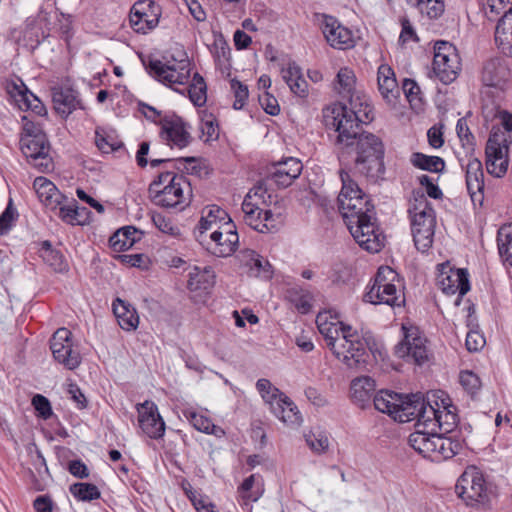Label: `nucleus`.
I'll list each match as a JSON object with an SVG mask.
<instances>
[{
    "label": "nucleus",
    "instance_id": "4d7b16f0",
    "mask_svg": "<svg viewBox=\"0 0 512 512\" xmlns=\"http://www.w3.org/2000/svg\"><path fill=\"white\" fill-rule=\"evenodd\" d=\"M460 383L465 391L472 397L475 396L481 389L482 383L477 374L472 371L466 370L460 373Z\"/></svg>",
    "mask_w": 512,
    "mask_h": 512
},
{
    "label": "nucleus",
    "instance_id": "0eeeda50",
    "mask_svg": "<svg viewBox=\"0 0 512 512\" xmlns=\"http://www.w3.org/2000/svg\"><path fill=\"white\" fill-rule=\"evenodd\" d=\"M409 445L424 458L433 462H442L459 453V441L445 437L442 433L417 429L408 438Z\"/></svg>",
    "mask_w": 512,
    "mask_h": 512
},
{
    "label": "nucleus",
    "instance_id": "603ef678",
    "mask_svg": "<svg viewBox=\"0 0 512 512\" xmlns=\"http://www.w3.org/2000/svg\"><path fill=\"white\" fill-rule=\"evenodd\" d=\"M195 271L196 273L189 274L188 286L191 290L207 289L214 284L215 275L211 268L206 267L203 271H198V268H195Z\"/></svg>",
    "mask_w": 512,
    "mask_h": 512
},
{
    "label": "nucleus",
    "instance_id": "72a5a7b5",
    "mask_svg": "<svg viewBox=\"0 0 512 512\" xmlns=\"http://www.w3.org/2000/svg\"><path fill=\"white\" fill-rule=\"evenodd\" d=\"M143 237V232L133 226H125L118 229L110 238L109 245L115 252L130 249Z\"/></svg>",
    "mask_w": 512,
    "mask_h": 512
},
{
    "label": "nucleus",
    "instance_id": "0e129e2a",
    "mask_svg": "<svg viewBox=\"0 0 512 512\" xmlns=\"http://www.w3.org/2000/svg\"><path fill=\"white\" fill-rule=\"evenodd\" d=\"M32 405L37 411L38 416L44 420L49 419L53 414L50 401L41 394H36L32 398Z\"/></svg>",
    "mask_w": 512,
    "mask_h": 512
},
{
    "label": "nucleus",
    "instance_id": "7ed1b4c3",
    "mask_svg": "<svg viewBox=\"0 0 512 512\" xmlns=\"http://www.w3.org/2000/svg\"><path fill=\"white\" fill-rule=\"evenodd\" d=\"M329 312H321L316 317L320 334L333 355L345 366L358 369L366 364L367 342L357 329L339 320L332 321Z\"/></svg>",
    "mask_w": 512,
    "mask_h": 512
},
{
    "label": "nucleus",
    "instance_id": "6e6552de",
    "mask_svg": "<svg viewBox=\"0 0 512 512\" xmlns=\"http://www.w3.org/2000/svg\"><path fill=\"white\" fill-rule=\"evenodd\" d=\"M364 300L374 305L385 304L391 307L403 305L405 297L397 272L389 266H381L373 284L365 293Z\"/></svg>",
    "mask_w": 512,
    "mask_h": 512
},
{
    "label": "nucleus",
    "instance_id": "de8ad7c7",
    "mask_svg": "<svg viewBox=\"0 0 512 512\" xmlns=\"http://www.w3.org/2000/svg\"><path fill=\"white\" fill-rule=\"evenodd\" d=\"M410 161L416 168L434 173L443 171L445 167V162L441 157L428 156L420 152L413 153Z\"/></svg>",
    "mask_w": 512,
    "mask_h": 512
},
{
    "label": "nucleus",
    "instance_id": "412c9836",
    "mask_svg": "<svg viewBox=\"0 0 512 512\" xmlns=\"http://www.w3.org/2000/svg\"><path fill=\"white\" fill-rule=\"evenodd\" d=\"M467 163L462 165L465 169V180L468 193L474 204L482 205L484 200V172L481 161L473 156V153L467 154Z\"/></svg>",
    "mask_w": 512,
    "mask_h": 512
},
{
    "label": "nucleus",
    "instance_id": "ddd939ff",
    "mask_svg": "<svg viewBox=\"0 0 512 512\" xmlns=\"http://www.w3.org/2000/svg\"><path fill=\"white\" fill-rule=\"evenodd\" d=\"M461 70V59L456 47L447 41H437L434 45L433 72L443 83L456 80Z\"/></svg>",
    "mask_w": 512,
    "mask_h": 512
},
{
    "label": "nucleus",
    "instance_id": "c03bdc74",
    "mask_svg": "<svg viewBox=\"0 0 512 512\" xmlns=\"http://www.w3.org/2000/svg\"><path fill=\"white\" fill-rule=\"evenodd\" d=\"M484 16L491 22L512 10V0H480Z\"/></svg>",
    "mask_w": 512,
    "mask_h": 512
},
{
    "label": "nucleus",
    "instance_id": "69168bd1",
    "mask_svg": "<svg viewBox=\"0 0 512 512\" xmlns=\"http://www.w3.org/2000/svg\"><path fill=\"white\" fill-rule=\"evenodd\" d=\"M486 341L484 336L476 329H471L466 335V347L470 352L481 350Z\"/></svg>",
    "mask_w": 512,
    "mask_h": 512
},
{
    "label": "nucleus",
    "instance_id": "e2e57ef3",
    "mask_svg": "<svg viewBox=\"0 0 512 512\" xmlns=\"http://www.w3.org/2000/svg\"><path fill=\"white\" fill-rule=\"evenodd\" d=\"M41 257L55 271L62 272L67 267V264L64 261L63 255L57 250H54V249L43 250Z\"/></svg>",
    "mask_w": 512,
    "mask_h": 512
},
{
    "label": "nucleus",
    "instance_id": "20e7f679",
    "mask_svg": "<svg viewBox=\"0 0 512 512\" xmlns=\"http://www.w3.org/2000/svg\"><path fill=\"white\" fill-rule=\"evenodd\" d=\"M356 77L354 72L347 68H341L336 76L335 90L347 103L335 104L324 111V118L327 126L333 125L337 120H348V116L355 117L358 111L366 112L367 109L373 113V107L365 95L356 90Z\"/></svg>",
    "mask_w": 512,
    "mask_h": 512
},
{
    "label": "nucleus",
    "instance_id": "9b49d317",
    "mask_svg": "<svg viewBox=\"0 0 512 512\" xmlns=\"http://www.w3.org/2000/svg\"><path fill=\"white\" fill-rule=\"evenodd\" d=\"M511 136L502 132L499 127H493L487 140L486 168L489 174L501 178L508 170V152Z\"/></svg>",
    "mask_w": 512,
    "mask_h": 512
},
{
    "label": "nucleus",
    "instance_id": "aec40b11",
    "mask_svg": "<svg viewBox=\"0 0 512 512\" xmlns=\"http://www.w3.org/2000/svg\"><path fill=\"white\" fill-rule=\"evenodd\" d=\"M437 284L446 294L458 292L456 305H459L461 297L470 290L468 273L465 269H453L444 265H442V271L437 277Z\"/></svg>",
    "mask_w": 512,
    "mask_h": 512
},
{
    "label": "nucleus",
    "instance_id": "cd10ccee",
    "mask_svg": "<svg viewBox=\"0 0 512 512\" xmlns=\"http://www.w3.org/2000/svg\"><path fill=\"white\" fill-rule=\"evenodd\" d=\"M33 187L41 203L52 211L56 210L65 198L55 184L45 177H36Z\"/></svg>",
    "mask_w": 512,
    "mask_h": 512
},
{
    "label": "nucleus",
    "instance_id": "37998d69",
    "mask_svg": "<svg viewBox=\"0 0 512 512\" xmlns=\"http://www.w3.org/2000/svg\"><path fill=\"white\" fill-rule=\"evenodd\" d=\"M373 402L378 411L389 414L395 420L400 394L382 390L374 396Z\"/></svg>",
    "mask_w": 512,
    "mask_h": 512
},
{
    "label": "nucleus",
    "instance_id": "052dcab7",
    "mask_svg": "<svg viewBox=\"0 0 512 512\" xmlns=\"http://www.w3.org/2000/svg\"><path fill=\"white\" fill-rule=\"evenodd\" d=\"M95 143L100 151L103 153H110L121 147V142L118 141L114 136L109 134H102L96 131Z\"/></svg>",
    "mask_w": 512,
    "mask_h": 512
},
{
    "label": "nucleus",
    "instance_id": "6e6d98bb",
    "mask_svg": "<svg viewBox=\"0 0 512 512\" xmlns=\"http://www.w3.org/2000/svg\"><path fill=\"white\" fill-rule=\"evenodd\" d=\"M456 132H457V136L462 144V147L466 151V154L473 153L474 147H475V137L471 133L465 118H460L457 121Z\"/></svg>",
    "mask_w": 512,
    "mask_h": 512
},
{
    "label": "nucleus",
    "instance_id": "ea45409f",
    "mask_svg": "<svg viewBox=\"0 0 512 512\" xmlns=\"http://www.w3.org/2000/svg\"><path fill=\"white\" fill-rule=\"evenodd\" d=\"M350 390L352 400L363 407L374 393L375 382L370 377L362 376L351 382Z\"/></svg>",
    "mask_w": 512,
    "mask_h": 512
},
{
    "label": "nucleus",
    "instance_id": "bf43d9fd",
    "mask_svg": "<svg viewBox=\"0 0 512 512\" xmlns=\"http://www.w3.org/2000/svg\"><path fill=\"white\" fill-rule=\"evenodd\" d=\"M444 8L443 0H424L418 10L429 19H437L443 14Z\"/></svg>",
    "mask_w": 512,
    "mask_h": 512
},
{
    "label": "nucleus",
    "instance_id": "79ce46f5",
    "mask_svg": "<svg viewBox=\"0 0 512 512\" xmlns=\"http://www.w3.org/2000/svg\"><path fill=\"white\" fill-rule=\"evenodd\" d=\"M184 416L188 419L190 424L200 432L212 434L218 438H221L225 435V432L221 427L213 424L208 417L202 414L192 410H186L184 411Z\"/></svg>",
    "mask_w": 512,
    "mask_h": 512
},
{
    "label": "nucleus",
    "instance_id": "774afa93",
    "mask_svg": "<svg viewBox=\"0 0 512 512\" xmlns=\"http://www.w3.org/2000/svg\"><path fill=\"white\" fill-rule=\"evenodd\" d=\"M201 131L207 136V140L217 139L219 136V128L212 115H209L202 120Z\"/></svg>",
    "mask_w": 512,
    "mask_h": 512
},
{
    "label": "nucleus",
    "instance_id": "5701e85b",
    "mask_svg": "<svg viewBox=\"0 0 512 512\" xmlns=\"http://www.w3.org/2000/svg\"><path fill=\"white\" fill-rule=\"evenodd\" d=\"M302 163L293 157L274 164L267 176V181L279 188L290 186L299 177L302 171Z\"/></svg>",
    "mask_w": 512,
    "mask_h": 512
},
{
    "label": "nucleus",
    "instance_id": "dca6fc26",
    "mask_svg": "<svg viewBox=\"0 0 512 512\" xmlns=\"http://www.w3.org/2000/svg\"><path fill=\"white\" fill-rule=\"evenodd\" d=\"M207 249L217 257L231 256L239 244V236L233 221L224 222L211 231Z\"/></svg>",
    "mask_w": 512,
    "mask_h": 512
},
{
    "label": "nucleus",
    "instance_id": "4468645a",
    "mask_svg": "<svg viewBox=\"0 0 512 512\" xmlns=\"http://www.w3.org/2000/svg\"><path fill=\"white\" fill-rule=\"evenodd\" d=\"M190 125L176 114L164 115L160 119L159 137L171 148L183 149L191 141Z\"/></svg>",
    "mask_w": 512,
    "mask_h": 512
},
{
    "label": "nucleus",
    "instance_id": "a211bd4d",
    "mask_svg": "<svg viewBox=\"0 0 512 512\" xmlns=\"http://www.w3.org/2000/svg\"><path fill=\"white\" fill-rule=\"evenodd\" d=\"M160 8L151 0H139L130 10L129 22L137 33H147L154 29L159 22Z\"/></svg>",
    "mask_w": 512,
    "mask_h": 512
},
{
    "label": "nucleus",
    "instance_id": "864d4df0",
    "mask_svg": "<svg viewBox=\"0 0 512 512\" xmlns=\"http://www.w3.org/2000/svg\"><path fill=\"white\" fill-rule=\"evenodd\" d=\"M482 115L486 121L494 119L496 116H499L501 120V125L504 128L503 132L508 133L510 135V132L512 131V114L504 111L499 110L498 107L493 106L489 107L488 105L482 106Z\"/></svg>",
    "mask_w": 512,
    "mask_h": 512
},
{
    "label": "nucleus",
    "instance_id": "c756f323",
    "mask_svg": "<svg viewBox=\"0 0 512 512\" xmlns=\"http://www.w3.org/2000/svg\"><path fill=\"white\" fill-rule=\"evenodd\" d=\"M232 221L230 216L225 210L217 205L207 206L202 211V217L199 221L197 229L199 234L197 236L199 241H205V234L212 231L224 222Z\"/></svg>",
    "mask_w": 512,
    "mask_h": 512
},
{
    "label": "nucleus",
    "instance_id": "39448f33",
    "mask_svg": "<svg viewBox=\"0 0 512 512\" xmlns=\"http://www.w3.org/2000/svg\"><path fill=\"white\" fill-rule=\"evenodd\" d=\"M190 193L187 179L168 170L161 172L149 186V194L154 204L165 208L186 204Z\"/></svg>",
    "mask_w": 512,
    "mask_h": 512
},
{
    "label": "nucleus",
    "instance_id": "13d9d810",
    "mask_svg": "<svg viewBox=\"0 0 512 512\" xmlns=\"http://www.w3.org/2000/svg\"><path fill=\"white\" fill-rule=\"evenodd\" d=\"M256 388L265 402L269 404V407L271 406V402L279 399L280 395H284L276 387H274L268 379H259L256 383Z\"/></svg>",
    "mask_w": 512,
    "mask_h": 512
},
{
    "label": "nucleus",
    "instance_id": "8fccbe9b",
    "mask_svg": "<svg viewBox=\"0 0 512 512\" xmlns=\"http://www.w3.org/2000/svg\"><path fill=\"white\" fill-rule=\"evenodd\" d=\"M70 493L80 501H92L100 498L98 487L92 483L78 482L69 488Z\"/></svg>",
    "mask_w": 512,
    "mask_h": 512
},
{
    "label": "nucleus",
    "instance_id": "2eb2a0df",
    "mask_svg": "<svg viewBox=\"0 0 512 512\" xmlns=\"http://www.w3.org/2000/svg\"><path fill=\"white\" fill-rule=\"evenodd\" d=\"M21 151L28 162L41 172L52 168V159L49 156V144L45 134L38 136H22L20 139Z\"/></svg>",
    "mask_w": 512,
    "mask_h": 512
},
{
    "label": "nucleus",
    "instance_id": "3c124183",
    "mask_svg": "<svg viewBox=\"0 0 512 512\" xmlns=\"http://www.w3.org/2000/svg\"><path fill=\"white\" fill-rule=\"evenodd\" d=\"M305 441L309 448L317 454L325 453L330 446L328 434L321 430L310 431L305 434Z\"/></svg>",
    "mask_w": 512,
    "mask_h": 512
},
{
    "label": "nucleus",
    "instance_id": "f3484780",
    "mask_svg": "<svg viewBox=\"0 0 512 512\" xmlns=\"http://www.w3.org/2000/svg\"><path fill=\"white\" fill-rule=\"evenodd\" d=\"M50 349L54 359L73 370L81 363L80 353L73 348L71 332L66 328H59L50 340Z\"/></svg>",
    "mask_w": 512,
    "mask_h": 512
},
{
    "label": "nucleus",
    "instance_id": "4c0bfd02",
    "mask_svg": "<svg viewBox=\"0 0 512 512\" xmlns=\"http://www.w3.org/2000/svg\"><path fill=\"white\" fill-rule=\"evenodd\" d=\"M378 87L381 95L387 102H392L396 99L399 89L394 72L388 65H381L378 68Z\"/></svg>",
    "mask_w": 512,
    "mask_h": 512
},
{
    "label": "nucleus",
    "instance_id": "f704fd0d",
    "mask_svg": "<svg viewBox=\"0 0 512 512\" xmlns=\"http://www.w3.org/2000/svg\"><path fill=\"white\" fill-rule=\"evenodd\" d=\"M436 394H428L427 400L424 401L419 415H417V427H423L422 430H435L436 419L440 408V403L436 400Z\"/></svg>",
    "mask_w": 512,
    "mask_h": 512
},
{
    "label": "nucleus",
    "instance_id": "7c9ffc66",
    "mask_svg": "<svg viewBox=\"0 0 512 512\" xmlns=\"http://www.w3.org/2000/svg\"><path fill=\"white\" fill-rule=\"evenodd\" d=\"M495 43L504 55L512 57V10L498 19L495 27Z\"/></svg>",
    "mask_w": 512,
    "mask_h": 512
},
{
    "label": "nucleus",
    "instance_id": "1a4fd4ad",
    "mask_svg": "<svg viewBox=\"0 0 512 512\" xmlns=\"http://www.w3.org/2000/svg\"><path fill=\"white\" fill-rule=\"evenodd\" d=\"M455 492L468 506L486 504L490 500L491 489L484 474L476 466H468L455 485Z\"/></svg>",
    "mask_w": 512,
    "mask_h": 512
},
{
    "label": "nucleus",
    "instance_id": "e433bc0d",
    "mask_svg": "<svg viewBox=\"0 0 512 512\" xmlns=\"http://www.w3.org/2000/svg\"><path fill=\"white\" fill-rule=\"evenodd\" d=\"M284 81L291 92L299 97H305L308 93V83L304 79L301 69L294 62L288 64L287 68L281 70Z\"/></svg>",
    "mask_w": 512,
    "mask_h": 512
},
{
    "label": "nucleus",
    "instance_id": "09e8293b",
    "mask_svg": "<svg viewBox=\"0 0 512 512\" xmlns=\"http://www.w3.org/2000/svg\"><path fill=\"white\" fill-rule=\"evenodd\" d=\"M188 95L191 102L198 107L203 106L207 101V86L204 78L195 73L192 77L191 84L189 85Z\"/></svg>",
    "mask_w": 512,
    "mask_h": 512
},
{
    "label": "nucleus",
    "instance_id": "4be33fe9",
    "mask_svg": "<svg viewBox=\"0 0 512 512\" xmlns=\"http://www.w3.org/2000/svg\"><path fill=\"white\" fill-rule=\"evenodd\" d=\"M321 29L331 47L344 50L353 46L352 32L336 18L322 15Z\"/></svg>",
    "mask_w": 512,
    "mask_h": 512
},
{
    "label": "nucleus",
    "instance_id": "f257e3e1",
    "mask_svg": "<svg viewBox=\"0 0 512 512\" xmlns=\"http://www.w3.org/2000/svg\"><path fill=\"white\" fill-rule=\"evenodd\" d=\"M348 120H337L329 127L338 133L336 145L343 154L353 157L355 170L369 180L376 182L384 178V145L382 140L369 132H363L361 125L373 120V113L358 111V115Z\"/></svg>",
    "mask_w": 512,
    "mask_h": 512
},
{
    "label": "nucleus",
    "instance_id": "a19ab883",
    "mask_svg": "<svg viewBox=\"0 0 512 512\" xmlns=\"http://www.w3.org/2000/svg\"><path fill=\"white\" fill-rule=\"evenodd\" d=\"M17 94H15L16 102L20 109L31 110L37 116H45L47 110L41 100L30 92L26 87H15Z\"/></svg>",
    "mask_w": 512,
    "mask_h": 512
},
{
    "label": "nucleus",
    "instance_id": "c85d7f7f",
    "mask_svg": "<svg viewBox=\"0 0 512 512\" xmlns=\"http://www.w3.org/2000/svg\"><path fill=\"white\" fill-rule=\"evenodd\" d=\"M270 410L287 426L298 427L302 422L300 411L286 395H280L279 399L271 402Z\"/></svg>",
    "mask_w": 512,
    "mask_h": 512
},
{
    "label": "nucleus",
    "instance_id": "393cba45",
    "mask_svg": "<svg viewBox=\"0 0 512 512\" xmlns=\"http://www.w3.org/2000/svg\"><path fill=\"white\" fill-rule=\"evenodd\" d=\"M509 76V68L501 57L486 60L481 71V81L486 87L502 89Z\"/></svg>",
    "mask_w": 512,
    "mask_h": 512
},
{
    "label": "nucleus",
    "instance_id": "a878e982",
    "mask_svg": "<svg viewBox=\"0 0 512 512\" xmlns=\"http://www.w3.org/2000/svg\"><path fill=\"white\" fill-rule=\"evenodd\" d=\"M241 268L251 277L270 279L273 275L272 266L268 260L251 249H244L238 254Z\"/></svg>",
    "mask_w": 512,
    "mask_h": 512
},
{
    "label": "nucleus",
    "instance_id": "b1692460",
    "mask_svg": "<svg viewBox=\"0 0 512 512\" xmlns=\"http://www.w3.org/2000/svg\"><path fill=\"white\" fill-rule=\"evenodd\" d=\"M264 193L265 190L261 186L255 187L250 190L242 202L244 222L258 232L263 219V208L260 207V204L264 203Z\"/></svg>",
    "mask_w": 512,
    "mask_h": 512
},
{
    "label": "nucleus",
    "instance_id": "423d86ee",
    "mask_svg": "<svg viewBox=\"0 0 512 512\" xmlns=\"http://www.w3.org/2000/svg\"><path fill=\"white\" fill-rule=\"evenodd\" d=\"M408 212L411 218V232L417 250L428 251L432 244L436 227V214L423 193L414 195Z\"/></svg>",
    "mask_w": 512,
    "mask_h": 512
},
{
    "label": "nucleus",
    "instance_id": "680f3d73",
    "mask_svg": "<svg viewBox=\"0 0 512 512\" xmlns=\"http://www.w3.org/2000/svg\"><path fill=\"white\" fill-rule=\"evenodd\" d=\"M230 86L235 97L233 108L236 110L242 109L249 96L248 87L236 79L231 80Z\"/></svg>",
    "mask_w": 512,
    "mask_h": 512
},
{
    "label": "nucleus",
    "instance_id": "f03ea898",
    "mask_svg": "<svg viewBox=\"0 0 512 512\" xmlns=\"http://www.w3.org/2000/svg\"><path fill=\"white\" fill-rule=\"evenodd\" d=\"M342 188L338 195L339 211L351 235L359 246L368 252H379L383 237L374 217V205L358 184L344 170L340 171Z\"/></svg>",
    "mask_w": 512,
    "mask_h": 512
},
{
    "label": "nucleus",
    "instance_id": "a18cd8bd",
    "mask_svg": "<svg viewBox=\"0 0 512 512\" xmlns=\"http://www.w3.org/2000/svg\"><path fill=\"white\" fill-rule=\"evenodd\" d=\"M499 255L512 267V223L503 225L497 234Z\"/></svg>",
    "mask_w": 512,
    "mask_h": 512
},
{
    "label": "nucleus",
    "instance_id": "473e14b6",
    "mask_svg": "<svg viewBox=\"0 0 512 512\" xmlns=\"http://www.w3.org/2000/svg\"><path fill=\"white\" fill-rule=\"evenodd\" d=\"M440 408L436 419L435 431L438 429L442 435L454 430L458 424V415L455 406L447 396L438 397Z\"/></svg>",
    "mask_w": 512,
    "mask_h": 512
},
{
    "label": "nucleus",
    "instance_id": "2f4dec72",
    "mask_svg": "<svg viewBox=\"0 0 512 512\" xmlns=\"http://www.w3.org/2000/svg\"><path fill=\"white\" fill-rule=\"evenodd\" d=\"M424 401L425 399L421 394L400 395L395 421L406 423L415 420L421 411Z\"/></svg>",
    "mask_w": 512,
    "mask_h": 512
},
{
    "label": "nucleus",
    "instance_id": "9d476101",
    "mask_svg": "<svg viewBox=\"0 0 512 512\" xmlns=\"http://www.w3.org/2000/svg\"><path fill=\"white\" fill-rule=\"evenodd\" d=\"M146 69L149 75L157 81L177 92H181L175 86L188 83L191 75V62L184 54L183 58L179 60L173 59V61H168L167 63H163L160 60H151Z\"/></svg>",
    "mask_w": 512,
    "mask_h": 512
},
{
    "label": "nucleus",
    "instance_id": "bb28decb",
    "mask_svg": "<svg viewBox=\"0 0 512 512\" xmlns=\"http://www.w3.org/2000/svg\"><path fill=\"white\" fill-rule=\"evenodd\" d=\"M52 101L56 112L64 117L81 106L78 92L71 87H54Z\"/></svg>",
    "mask_w": 512,
    "mask_h": 512
},
{
    "label": "nucleus",
    "instance_id": "338daca9",
    "mask_svg": "<svg viewBox=\"0 0 512 512\" xmlns=\"http://www.w3.org/2000/svg\"><path fill=\"white\" fill-rule=\"evenodd\" d=\"M259 103L267 114L274 116L280 111L277 99L267 91H264L263 94L259 95Z\"/></svg>",
    "mask_w": 512,
    "mask_h": 512
},
{
    "label": "nucleus",
    "instance_id": "5fc2aeb1",
    "mask_svg": "<svg viewBox=\"0 0 512 512\" xmlns=\"http://www.w3.org/2000/svg\"><path fill=\"white\" fill-rule=\"evenodd\" d=\"M260 233L277 231L284 223V216L281 212H274L271 209H263Z\"/></svg>",
    "mask_w": 512,
    "mask_h": 512
},
{
    "label": "nucleus",
    "instance_id": "49530a36",
    "mask_svg": "<svg viewBox=\"0 0 512 512\" xmlns=\"http://www.w3.org/2000/svg\"><path fill=\"white\" fill-rule=\"evenodd\" d=\"M287 298L298 312L302 314L310 312L313 296L308 290L301 287H292L287 290Z\"/></svg>",
    "mask_w": 512,
    "mask_h": 512
},
{
    "label": "nucleus",
    "instance_id": "c9c22d12",
    "mask_svg": "<svg viewBox=\"0 0 512 512\" xmlns=\"http://www.w3.org/2000/svg\"><path fill=\"white\" fill-rule=\"evenodd\" d=\"M113 312L120 327L126 331L135 330L139 324V316L136 310L121 299L113 302Z\"/></svg>",
    "mask_w": 512,
    "mask_h": 512
},
{
    "label": "nucleus",
    "instance_id": "6ab92c4d",
    "mask_svg": "<svg viewBox=\"0 0 512 512\" xmlns=\"http://www.w3.org/2000/svg\"><path fill=\"white\" fill-rule=\"evenodd\" d=\"M139 426L144 434L151 439H160L165 434V422L158 412L157 405L152 401L137 404Z\"/></svg>",
    "mask_w": 512,
    "mask_h": 512
},
{
    "label": "nucleus",
    "instance_id": "f8f14e48",
    "mask_svg": "<svg viewBox=\"0 0 512 512\" xmlns=\"http://www.w3.org/2000/svg\"><path fill=\"white\" fill-rule=\"evenodd\" d=\"M403 340L395 346V355L408 363L422 365L429 360L430 349L426 337L416 326H402Z\"/></svg>",
    "mask_w": 512,
    "mask_h": 512
},
{
    "label": "nucleus",
    "instance_id": "58836bf2",
    "mask_svg": "<svg viewBox=\"0 0 512 512\" xmlns=\"http://www.w3.org/2000/svg\"><path fill=\"white\" fill-rule=\"evenodd\" d=\"M238 493L245 504L256 502L264 493L263 478L261 475L252 474L238 487Z\"/></svg>",
    "mask_w": 512,
    "mask_h": 512
}]
</instances>
